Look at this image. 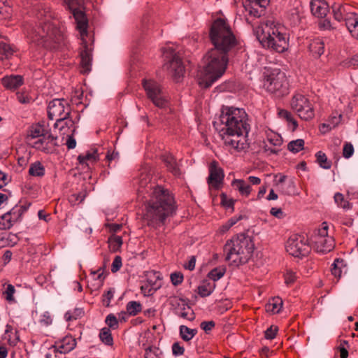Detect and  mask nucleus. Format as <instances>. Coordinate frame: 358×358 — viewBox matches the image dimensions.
Masks as SVG:
<instances>
[{"mask_svg": "<svg viewBox=\"0 0 358 358\" xmlns=\"http://www.w3.org/2000/svg\"><path fill=\"white\" fill-rule=\"evenodd\" d=\"M209 172L208 182L210 188L219 189L224 178L222 170L217 166L215 162H213L210 165Z\"/></svg>", "mask_w": 358, "mask_h": 358, "instance_id": "nucleus-22", "label": "nucleus"}, {"mask_svg": "<svg viewBox=\"0 0 358 358\" xmlns=\"http://www.w3.org/2000/svg\"><path fill=\"white\" fill-rule=\"evenodd\" d=\"M76 346V339L71 336H66L48 347V350L50 352L66 354L73 350Z\"/></svg>", "mask_w": 358, "mask_h": 358, "instance_id": "nucleus-19", "label": "nucleus"}, {"mask_svg": "<svg viewBox=\"0 0 358 358\" xmlns=\"http://www.w3.org/2000/svg\"><path fill=\"white\" fill-rule=\"evenodd\" d=\"M94 280H98L99 282H103L106 278L105 269L99 268L96 271H92L90 273Z\"/></svg>", "mask_w": 358, "mask_h": 358, "instance_id": "nucleus-53", "label": "nucleus"}, {"mask_svg": "<svg viewBox=\"0 0 358 358\" xmlns=\"http://www.w3.org/2000/svg\"><path fill=\"white\" fill-rule=\"evenodd\" d=\"M162 160L167 169L175 176L180 175V169L175 158L170 154L162 156Z\"/></svg>", "mask_w": 358, "mask_h": 358, "instance_id": "nucleus-31", "label": "nucleus"}, {"mask_svg": "<svg viewBox=\"0 0 358 358\" xmlns=\"http://www.w3.org/2000/svg\"><path fill=\"white\" fill-rule=\"evenodd\" d=\"M105 322L113 329H116L118 327V320L113 314L108 315L106 317Z\"/></svg>", "mask_w": 358, "mask_h": 358, "instance_id": "nucleus-54", "label": "nucleus"}, {"mask_svg": "<svg viewBox=\"0 0 358 358\" xmlns=\"http://www.w3.org/2000/svg\"><path fill=\"white\" fill-rule=\"evenodd\" d=\"M145 351V358H162V352L156 346H149Z\"/></svg>", "mask_w": 358, "mask_h": 358, "instance_id": "nucleus-48", "label": "nucleus"}, {"mask_svg": "<svg viewBox=\"0 0 358 358\" xmlns=\"http://www.w3.org/2000/svg\"><path fill=\"white\" fill-rule=\"evenodd\" d=\"M278 331V327L271 326L265 331V338L266 339H273L275 337Z\"/></svg>", "mask_w": 358, "mask_h": 358, "instance_id": "nucleus-61", "label": "nucleus"}, {"mask_svg": "<svg viewBox=\"0 0 358 358\" xmlns=\"http://www.w3.org/2000/svg\"><path fill=\"white\" fill-rule=\"evenodd\" d=\"M309 50L315 57H319L324 53V45L320 38L313 40L309 45Z\"/></svg>", "mask_w": 358, "mask_h": 358, "instance_id": "nucleus-33", "label": "nucleus"}, {"mask_svg": "<svg viewBox=\"0 0 358 358\" xmlns=\"http://www.w3.org/2000/svg\"><path fill=\"white\" fill-rule=\"evenodd\" d=\"M345 22L351 36L358 39V14L354 13L352 15H349L348 17L345 18Z\"/></svg>", "mask_w": 358, "mask_h": 358, "instance_id": "nucleus-27", "label": "nucleus"}, {"mask_svg": "<svg viewBox=\"0 0 358 358\" xmlns=\"http://www.w3.org/2000/svg\"><path fill=\"white\" fill-rule=\"evenodd\" d=\"M13 226L9 214H4L0 217V230H6Z\"/></svg>", "mask_w": 358, "mask_h": 358, "instance_id": "nucleus-51", "label": "nucleus"}, {"mask_svg": "<svg viewBox=\"0 0 358 358\" xmlns=\"http://www.w3.org/2000/svg\"><path fill=\"white\" fill-rule=\"evenodd\" d=\"M30 43L36 47L43 49L45 48V39L43 36L38 34L36 30L31 31L29 34Z\"/></svg>", "mask_w": 358, "mask_h": 358, "instance_id": "nucleus-37", "label": "nucleus"}, {"mask_svg": "<svg viewBox=\"0 0 358 358\" xmlns=\"http://www.w3.org/2000/svg\"><path fill=\"white\" fill-rule=\"evenodd\" d=\"M255 245L251 238L243 234L228 240L224 246L226 261L234 266H238L248 262L252 257Z\"/></svg>", "mask_w": 358, "mask_h": 358, "instance_id": "nucleus-4", "label": "nucleus"}, {"mask_svg": "<svg viewBox=\"0 0 358 358\" xmlns=\"http://www.w3.org/2000/svg\"><path fill=\"white\" fill-rule=\"evenodd\" d=\"M126 310L129 315L134 316L141 311L142 306L138 301H131L127 304Z\"/></svg>", "mask_w": 358, "mask_h": 358, "instance_id": "nucleus-42", "label": "nucleus"}, {"mask_svg": "<svg viewBox=\"0 0 358 358\" xmlns=\"http://www.w3.org/2000/svg\"><path fill=\"white\" fill-rule=\"evenodd\" d=\"M137 198L145 202L143 217L148 226L157 228L164 224L166 219L176 210L173 195L159 185L150 183V174L147 166L140 169Z\"/></svg>", "mask_w": 358, "mask_h": 358, "instance_id": "nucleus-1", "label": "nucleus"}, {"mask_svg": "<svg viewBox=\"0 0 358 358\" xmlns=\"http://www.w3.org/2000/svg\"><path fill=\"white\" fill-rule=\"evenodd\" d=\"M316 162L324 169H329L331 167V162L328 159L325 153L319 151L315 154Z\"/></svg>", "mask_w": 358, "mask_h": 358, "instance_id": "nucleus-41", "label": "nucleus"}, {"mask_svg": "<svg viewBox=\"0 0 358 358\" xmlns=\"http://www.w3.org/2000/svg\"><path fill=\"white\" fill-rule=\"evenodd\" d=\"M92 57L91 54L84 50L80 53V71L82 73H88L91 71Z\"/></svg>", "mask_w": 358, "mask_h": 358, "instance_id": "nucleus-30", "label": "nucleus"}, {"mask_svg": "<svg viewBox=\"0 0 358 358\" xmlns=\"http://www.w3.org/2000/svg\"><path fill=\"white\" fill-rule=\"evenodd\" d=\"M222 204L226 208H232L234 204V200L228 199L225 194H222Z\"/></svg>", "mask_w": 358, "mask_h": 358, "instance_id": "nucleus-62", "label": "nucleus"}, {"mask_svg": "<svg viewBox=\"0 0 358 358\" xmlns=\"http://www.w3.org/2000/svg\"><path fill=\"white\" fill-rule=\"evenodd\" d=\"M24 210L22 207L20 206L19 208H13L10 211L7 212L6 214H9V217H10V220L12 221V224L16 222H17L21 215H22Z\"/></svg>", "mask_w": 358, "mask_h": 358, "instance_id": "nucleus-49", "label": "nucleus"}, {"mask_svg": "<svg viewBox=\"0 0 358 358\" xmlns=\"http://www.w3.org/2000/svg\"><path fill=\"white\" fill-rule=\"evenodd\" d=\"M215 288V283L211 282H203L198 287V293L201 297L210 296Z\"/></svg>", "mask_w": 358, "mask_h": 358, "instance_id": "nucleus-35", "label": "nucleus"}, {"mask_svg": "<svg viewBox=\"0 0 358 358\" xmlns=\"http://www.w3.org/2000/svg\"><path fill=\"white\" fill-rule=\"evenodd\" d=\"M232 187L237 190L239 194L244 197H248L250 194L252 189L250 184L242 179H234L231 182Z\"/></svg>", "mask_w": 358, "mask_h": 358, "instance_id": "nucleus-26", "label": "nucleus"}, {"mask_svg": "<svg viewBox=\"0 0 358 358\" xmlns=\"http://www.w3.org/2000/svg\"><path fill=\"white\" fill-rule=\"evenodd\" d=\"M70 106L64 99H54L50 101L47 107L48 118L55 120L53 132L57 130L66 131L73 129V122H76L70 113Z\"/></svg>", "mask_w": 358, "mask_h": 358, "instance_id": "nucleus-5", "label": "nucleus"}, {"mask_svg": "<svg viewBox=\"0 0 358 358\" xmlns=\"http://www.w3.org/2000/svg\"><path fill=\"white\" fill-rule=\"evenodd\" d=\"M15 292V289L13 285L11 284L8 285L6 290L3 292V294L4 296H8V297H10V295H13Z\"/></svg>", "mask_w": 358, "mask_h": 358, "instance_id": "nucleus-64", "label": "nucleus"}, {"mask_svg": "<svg viewBox=\"0 0 358 358\" xmlns=\"http://www.w3.org/2000/svg\"><path fill=\"white\" fill-rule=\"evenodd\" d=\"M229 62L228 54L217 50H210L203 57V69L198 73V82L203 88L210 87L224 73Z\"/></svg>", "mask_w": 358, "mask_h": 358, "instance_id": "nucleus-3", "label": "nucleus"}, {"mask_svg": "<svg viewBox=\"0 0 358 358\" xmlns=\"http://www.w3.org/2000/svg\"><path fill=\"white\" fill-rule=\"evenodd\" d=\"M14 53V50L10 44L0 42V59L1 60L10 59Z\"/></svg>", "mask_w": 358, "mask_h": 358, "instance_id": "nucleus-39", "label": "nucleus"}, {"mask_svg": "<svg viewBox=\"0 0 358 358\" xmlns=\"http://www.w3.org/2000/svg\"><path fill=\"white\" fill-rule=\"evenodd\" d=\"M197 334L196 329H190L185 325L179 327V335L182 340L185 342L190 341Z\"/></svg>", "mask_w": 358, "mask_h": 358, "instance_id": "nucleus-34", "label": "nucleus"}, {"mask_svg": "<svg viewBox=\"0 0 358 358\" xmlns=\"http://www.w3.org/2000/svg\"><path fill=\"white\" fill-rule=\"evenodd\" d=\"M99 337L101 341L107 345H112L113 339L108 328L104 327L101 330Z\"/></svg>", "mask_w": 358, "mask_h": 358, "instance_id": "nucleus-45", "label": "nucleus"}, {"mask_svg": "<svg viewBox=\"0 0 358 358\" xmlns=\"http://www.w3.org/2000/svg\"><path fill=\"white\" fill-rule=\"evenodd\" d=\"M256 36L262 47L282 53L288 50L289 34L285 27L274 20H267L256 30Z\"/></svg>", "mask_w": 358, "mask_h": 358, "instance_id": "nucleus-2", "label": "nucleus"}, {"mask_svg": "<svg viewBox=\"0 0 358 358\" xmlns=\"http://www.w3.org/2000/svg\"><path fill=\"white\" fill-rule=\"evenodd\" d=\"M354 154V147L350 143H345L343 149V155L345 159L350 158Z\"/></svg>", "mask_w": 358, "mask_h": 358, "instance_id": "nucleus-55", "label": "nucleus"}, {"mask_svg": "<svg viewBox=\"0 0 358 358\" xmlns=\"http://www.w3.org/2000/svg\"><path fill=\"white\" fill-rule=\"evenodd\" d=\"M67 6L71 11L76 22V28L79 31L82 41H85V37L87 35V20L83 11L76 7V0H67Z\"/></svg>", "mask_w": 358, "mask_h": 358, "instance_id": "nucleus-16", "label": "nucleus"}, {"mask_svg": "<svg viewBox=\"0 0 358 358\" xmlns=\"http://www.w3.org/2000/svg\"><path fill=\"white\" fill-rule=\"evenodd\" d=\"M219 131H250L248 115L243 108L223 106L220 115Z\"/></svg>", "mask_w": 358, "mask_h": 358, "instance_id": "nucleus-7", "label": "nucleus"}, {"mask_svg": "<svg viewBox=\"0 0 358 358\" xmlns=\"http://www.w3.org/2000/svg\"><path fill=\"white\" fill-rule=\"evenodd\" d=\"M24 83V78L20 75L6 76L1 79L3 86L9 90H15Z\"/></svg>", "mask_w": 358, "mask_h": 358, "instance_id": "nucleus-24", "label": "nucleus"}, {"mask_svg": "<svg viewBox=\"0 0 358 358\" xmlns=\"http://www.w3.org/2000/svg\"><path fill=\"white\" fill-rule=\"evenodd\" d=\"M263 87L276 96H282L288 94V83L286 76L279 69H274L266 76L263 82Z\"/></svg>", "mask_w": 358, "mask_h": 358, "instance_id": "nucleus-11", "label": "nucleus"}, {"mask_svg": "<svg viewBox=\"0 0 358 358\" xmlns=\"http://www.w3.org/2000/svg\"><path fill=\"white\" fill-rule=\"evenodd\" d=\"M279 116L286 120L288 122L292 124V130H294L298 127L296 120L293 117L292 113L286 110H280L278 113Z\"/></svg>", "mask_w": 358, "mask_h": 358, "instance_id": "nucleus-46", "label": "nucleus"}, {"mask_svg": "<svg viewBox=\"0 0 358 358\" xmlns=\"http://www.w3.org/2000/svg\"><path fill=\"white\" fill-rule=\"evenodd\" d=\"M122 266V257L119 255L115 256L111 265V271L113 273H116L121 268Z\"/></svg>", "mask_w": 358, "mask_h": 358, "instance_id": "nucleus-57", "label": "nucleus"}, {"mask_svg": "<svg viewBox=\"0 0 358 358\" xmlns=\"http://www.w3.org/2000/svg\"><path fill=\"white\" fill-rule=\"evenodd\" d=\"M171 280L173 285H178L183 280V275L180 272H175L171 274Z\"/></svg>", "mask_w": 358, "mask_h": 358, "instance_id": "nucleus-58", "label": "nucleus"}, {"mask_svg": "<svg viewBox=\"0 0 358 358\" xmlns=\"http://www.w3.org/2000/svg\"><path fill=\"white\" fill-rule=\"evenodd\" d=\"M170 303L173 308L176 315L178 316L189 321L194 320V313L185 300L180 298L173 297L171 299Z\"/></svg>", "mask_w": 358, "mask_h": 358, "instance_id": "nucleus-18", "label": "nucleus"}, {"mask_svg": "<svg viewBox=\"0 0 358 358\" xmlns=\"http://www.w3.org/2000/svg\"><path fill=\"white\" fill-rule=\"evenodd\" d=\"M44 132L43 124L38 123L32 125L26 138L27 143L36 149L43 150Z\"/></svg>", "mask_w": 358, "mask_h": 358, "instance_id": "nucleus-17", "label": "nucleus"}, {"mask_svg": "<svg viewBox=\"0 0 358 358\" xmlns=\"http://www.w3.org/2000/svg\"><path fill=\"white\" fill-rule=\"evenodd\" d=\"M335 203L338 207L344 210H349L352 208V204L344 199V196L341 193H336L334 195Z\"/></svg>", "mask_w": 358, "mask_h": 358, "instance_id": "nucleus-44", "label": "nucleus"}, {"mask_svg": "<svg viewBox=\"0 0 358 358\" xmlns=\"http://www.w3.org/2000/svg\"><path fill=\"white\" fill-rule=\"evenodd\" d=\"M268 3V0H247L243 6L250 15L259 17L264 14Z\"/></svg>", "mask_w": 358, "mask_h": 358, "instance_id": "nucleus-20", "label": "nucleus"}, {"mask_svg": "<svg viewBox=\"0 0 358 358\" xmlns=\"http://www.w3.org/2000/svg\"><path fill=\"white\" fill-rule=\"evenodd\" d=\"M267 141L268 142L276 147H280L282 143V138L278 134L274 132H270L267 134Z\"/></svg>", "mask_w": 358, "mask_h": 358, "instance_id": "nucleus-47", "label": "nucleus"}, {"mask_svg": "<svg viewBox=\"0 0 358 358\" xmlns=\"http://www.w3.org/2000/svg\"><path fill=\"white\" fill-rule=\"evenodd\" d=\"M162 53L167 60V69L176 82L183 76L185 67L181 58L173 44H169L162 48Z\"/></svg>", "mask_w": 358, "mask_h": 358, "instance_id": "nucleus-12", "label": "nucleus"}, {"mask_svg": "<svg viewBox=\"0 0 358 358\" xmlns=\"http://www.w3.org/2000/svg\"><path fill=\"white\" fill-rule=\"evenodd\" d=\"M296 278V273L292 271H288L285 274V282L287 285L292 284L295 281Z\"/></svg>", "mask_w": 358, "mask_h": 358, "instance_id": "nucleus-60", "label": "nucleus"}, {"mask_svg": "<svg viewBox=\"0 0 358 358\" xmlns=\"http://www.w3.org/2000/svg\"><path fill=\"white\" fill-rule=\"evenodd\" d=\"M215 326L213 321H203L201 323L200 327L206 333L208 334Z\"/></svg>", "mask_w": 358, "mask_h": 358, "instance_id": "nucleus-59", "label": "nucleus"}, {"mask_svg": "<svg viewBox=\"0 0 358 358\" xmlns=\"http://www.w3.org/2000/svg\"><path fill=\"white\" fill-rule=\"evenodd\" d=\"M76 122H73V129H66V131L57 130V132H53L52 128L50 129V132L46 131V152H55V147L60 145H66L68 149H73L76 146V139L73 138V134L76 131Z\"/></svg>", "mask_w": 358, "mask_h": 358, "instance_id": "nucleus-8", "label": "nucleus"}, {"mask_svg": "<svg viewBox=\"0 0 358 358\" xmlns=\"http://www.w3.org/2000/svg\"><path fill=\"white\" fill-rule=\"evenodd\" d=\"M304 148V141L303 139H296L290 141L287 145V149L293 152L297 153Z\"/></svg>", "mask_w": 358, "mask_h": 358, "instance_id": "nucleus-43", "label": "nucleus"}, {"mask_svg": "<svg viewBox=\"0 0 358 358\" xmlns=\"http://www.w3.org/2000/svg\"><path fill=\"white\" fill-rule=\"evenodd\" d=\"M291 107L302 120H309L315 116L312 103L308 98L302 94L297 93L293 96L291 101Z\"/></svg>", "mask_w": 358, "mask_h": 358, "instance_id": "nucleus-14", "label": "nucleus"}, {"mask_svg": "<svg viewBox=\"0 0 358 358\" xmlns=\"http://www.w3.org/2000/svg\"><path fill=\"white\" fill-rule=\"evenodd\" d=\"M29 173L31 176L41 177L45 174V168L40 162H35L31 164Z\"/></svg>", "mask_w": 358, "mask_h": 358, "instance_id": "nucleus-40", "label": "nucleus"}, {"mask_svg": "<svg viewBox=\"0 0 358 358\" xmlns=\"http://www.w3.org/2000/svg\"><path fill=\"white\" fill-rule=\"evenodd\" d=\"M286 250L296 257L306 256L310 251V244L303 236L294 234L287 241Z\"/></svg>", "mask_w": 358, "mask_h": 358, "instance_id": "nucleus-15", "label": "nucleus"}, {"mask_svg": "<svg viewBox=\"0 0 358 358\" xmlns=\"http://www.w3.org/2000/svg\"><path fill=\"white\" fill-rule=\"evenodd\" d=\"M99 158V155L96 150H92L87 152L85 155H80L78 157V161L80 164H86L87 166H90V164L95 162Z\"/></svg>", "mask_w": 358, "mask_h": 358, "instance_id": "nucleus-38", "label": "nucleus"}, {"mask_svg": "<svg viewBox=\"0 0 358 358\" xmlns=\"http://www.w3.org/2000/svg\"><path fill=\"white\" fill-rule=\"evenodd\" d=\"M52 37L50 38L53 44L50 45L51 48L59 49L66 44V37L60 29H55L52 32Z\"/></svg>", "mask_w": 358, "mask_h": 358, "instance_id": "nucleus-28", "label": "nucleus"}, {"mask_svg": "<svg viewBox=\"0 0 358 358\" xmlns=\"http://www.w3.org/2000/svg\"><path fill=\"white\" fill-rule=\"evenodd\" d=\"M275 186L278 191L285 195H294L296 194V185L292 179H287V176L280 175L279 178L275 180Z\"/></svg>", "mask_w": 358, "mask_h": 358, "instance_id": "nucleus-21", "label": "nucleus"}, {"mask_svg": "<svg viewBox=\"0 0 358 358\" xmlns=\"http://www.w3.org/2000/svg\"><path fill=\"white\" fill-rule=\"evenodd\" d=\"M84 310L82 308H75L68 310L64 314V319L67 322L77 320L84 315Z\"/></svg>", "mask_w": 358, "mask_h": 358, "instance_id": "nucleus-36", "label": "nucleus"}, {"mask_svg": "<svg viewBox=\"0 0 358 358\" xmlns=\"http://www.w3.org/2000/svg\"><path fill=\"white\" fill-rule=\"evenodd\" d=\"M225 273V268H215L210 271L208 275V278L215 282L220 280Z\"/></svg>", "mask_w": 358, "mask_h": 358, "instance_id": "nucleus-50", "label": "nucleus"}, {"mask_svg": "<svg viewBox=\"0 0 358 358\" xmlns=\"http://www.w3.org/2000/svg\"><path fill=\"white\" fill-rule=\"evenodd\" d=\"M334 19L338 22L345 21V18L352 15L355 12L352 7L348 4H340L335 3L332 6Z\"/></svg>", "mask_w": 358, "mask_h": 358, "instance_id": "nucleus-23", "label": "nucleus"}, {"mask_svg": "<svg viewBox=\"0 0 358 358\" xmlns=\"http://www.w3.org/2000/svg\"><path fill=\"white\" fill-rule=\"evenodd\" d=\"M310 10L315 17H325L329 12V6L324 0H312L310 1Z\"/></svg>", "mask_w": 358, "mask_h": 358, "instance_id": "nucleus-25", "label": "nucleus"}, {"mask_svg": "<svg viewBox=\"0 0 358 358\" xmlns=\"http://www.w3.org/2000/svg\"><path fill=\"white\" fill-rule=\"evenodd\" d=\"M142 85L148 97L154 105L160 108H165L169 105V99L163 92L160 85L152 79H143Z\"/></svg>", "mask_w": 358, "mask_h": 358, "instance_id": "nucleus-13", "label": "nucleus"}, {"mask_svg": "<svg viewBox=\"0 0 358 358\" xmlns=\"http://www.w3.org/2000/svg\"><path fill=\"white\" fill-rule=\"evenodd\" d=\"M282 307V300L280 297H275L268 301L266 304V312L273 314L278 313Z\"/></svg>", "mask_w": 358, "mask_h": 358, "instance_id": "nucleus-32", "label": "nucleus"}, {"mask_svg": "<svg viewBox=\"0 0 358 358\" xmlns=\"http://www.w3.org/2000/svg\"><path fill=\"white\" fill-rule=\"evenodd\" d=\"M250 131H219L224 146L231 152L245 151L249 148Z\"/></svg>", "mask_w": 358, "mask_h": 358, "instance_id": "nucleus-9", "label": "nucleus"}, {"mask_svg": "<svg viewBox=\"0 0 358 358\" xmlns=\"http://www.w3.org/2000/svg\"><path fill=\"white\" fill-rule=\"evenodd\" d=\"M210 38L214 45L213 49L227 53L234 48L236 38L227 21L222 18L215 20L210 28Z\"/></svg>", "mask_w": 358, "mask_h": 358, "instance_id": "nucleus-6", "label": "nucleus"}, {"mask_svg": "<svg viewBox=\"0 0 358 358\" xmlns=\"http://www.w3.org/2000/svg\"><path fill=\"white\" fill-rule=\"evenodd\" d=\"M329 225L326 222L315 230L310 238V245L318 253H327L334 248V240L328 234Z\"/></svg>", "mask_w": 358, "mask_h": 358, "instance_id": "nucleus-10", "label": "nucleus"}, {"mask_svg": "<svg viewBox=\"0 0 358 358\" xmlns=\"http://www.w3.org/2000/svg\"><path fill=\"white\" fill-rule=\"evenodd\" d=\"M342 66L343 67H358V53L353 55L352 57L347 59L342 62Z\"/></svg>", "mask_w": 358, "mask_h": 358, "instance_id": "nucleus-52", "label": "nucleus"}, {"mask_svg": "<svg viewBox=\"0 0 358 358\" xmlns=\"http://www.w3.org/2000/svg\"><path fill=\"white\" fill-rule=\"evenodd\" d=\"M171 349L173 355L176 357L182 355L185 352L184 347L179 342L174 343Z\"/></svg>", "mask_w": 358, "mask_h": 358, "instance_id": "nucleus-56", "label": "nucleus"}, {"mask_svg": "<svg viewBox=\"0 0 358 358\" xmlns=\"http://www.w3.org/2000/svg\"><path fill=\"white\" fill-rule=\"evenodd\" d=\"M9 181L7 174L0 170V189L6 186Z\"/></svg>", "mask_w": 358, "mask_h": 358, "instance_id": "nucleus-63", "label": "nucleus"}, {"mask_svg": "<svg viewBox=\"0 0 358 358\" xmlns=\"http://www.w3.org/2000/svg\"><path fill=\"white\" fill-rule=\"evenodd\" d=\"M347 270L346 265L341 259H336L331 265V274L338 278H340L343 273H346Z\"/></svg>", "mask_w": 358, "mask_h": 358, "instance_id": "nucleus-29", "label": "nucleus"}]
</instances>
